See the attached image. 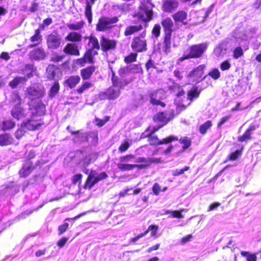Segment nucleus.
<instances>
[{
  "label": "nucleus",
  "instance_id": "nucleus-44",
  "mask_svg": "<svg viewBox=\"0 0 261 261\" xmlns=\"http://www.w3.org/2000/svg\"><path fill=\"white\" fill-rule=\"evenodd\" d=\"M84 81L82 85L75 90L76 92L79 94H82L84 91L93 86V84L91 82L87 81Z\"/></svg>",
  "mask_w": 261,
  "mask_h": 261
},
{
  "label": "nucleus",
  "instance_id": "nucleus-21",
  "mask_svg": "<svg viewBox=\"0 0 261 261\" xmlns=\"http://www.w3.org/2000/svg\"><path fill=\"white\" fill-rule=\"evenodd\" d=\"M63 51L66 55L74 56L80 55L79 45L75 43H67L63 47Z\"/></svg>",
  "mask_w": 261,
  "mask_h": 261
},
{
  "label": "nucleus",
  "instance_id": "nucleus-11",
  "mask_svg": "<svg viewBox=\"0 0 261 261\" xmlns=\"http://www.w3.org/2000/svg\"><path fill=\"white\" fill-rule=\"evenodd\" d=\"M30 110L34 115L43 116L46 113V105L40 99L30 100L28 102Z\"/></svg>",
  "mask_w": 261,
  "mask_h": 261
},
{
  "label": "nucleus",
  "instance_id": "nucleus-1",
  "mask_svg": "<svg viewBox=\"0 0 261 261\" xmlns=\"http://www.w3.org/2000/svg\"><path fill=\"white\" fill-rule=\"evenodd\" d=\"M139 11L132 15L134 19L132 21V24L125 28L124 31L125 36H131L141 31L144 28L146 27V24L153 19L152 10L148 9L145 5L142 4L139 7Z\"/></svg>",
  "mask_w": 261,
  "mask_h": 261
},
{
  "label": "nucleus",
  "instance_id": "nucleus-57",
  "mask_svg": "<svg viewBox=\"0 0 261 261\" xmlns=\"http://www.w3.org/2000/svg\"><path fill=\"white\" fill-rule=\"evenodd\" d=\"M135 157L134 154H127L124 155H122L119 157L120 163H126Z\"/></svg>",
  "mask_w": 261,
  "mask_h": 261
},
{
  "label": "nucleus",
  "instance_id": "nucleus-54",
  "mask_svg": "<svg viewBox=\"0 0 261 261\" xmlns=\"http://www.w3.org/2000/svg\"><path fill=\"white\" fill-rule=\"evenodd\" d=\"M207 75L211 76L214 80H217L220 77L221 73L218 68H215L210 71Z\"/></svg>",
  "mask_w": 261,
  "mask_h": 261
},
{
  "label": "nucleus",
  "instance_id": "nucleus-25",
  "mask_svg": "<svg viewBox=\"0 0 261 261\" xmlns=\"http://www.w3.org/2000/svg\"><path fill=\"white\" fill-rule=\"evenodd\" d=\"M111 69L112 72L111 81L112 86L117 87L121 90V89L128 84L129 81L119 77L116 75L115 71L112 70V68H111Z\"/></svg>",
  "mask_w": 261,
  "mask_h": 261
},
{
  "label": "nucleus",
  "instance_id": "nucleus-27",
  "mask_svg": "<svg viewBox=\"0 0 261 261\" xmlns=\"http://www.w3.org/2000/svg\"><path fill=\"white\" fill-rule=\"evenodd\" d=\"M257 127H258V126L253 124L250 125L242 135L238 137V141L240 142H247L252 139V132L255 130Z\"/></svg>",
  "mask_w": 261,
  "mask_h": 261
},
{
  "label": "nucleus",
  "instance_id": "nucleus-6",
  "mask_svg": "<svg viewBox=\"0 0 261 261\" xmlns=\"http://www.w3.org/2000/svg\"><path fill=\"white\" fill-rule=\"evenodd\" d=\"M141 138H147V142L150 146H159L162 144H167L170 143L173 141L178 140V137L170 135L162 139H160L158 135L154 134H146L142 133Z\"/></svg>",
  "mask_w": 261,
  "mask_h": 261
},
{
  "label": "nucleus",
  "instance_id": "nucleus-49",
  "mask_svg": "<svg viewBox=\"0 0 261 261\" xmlns=\"http://www.w3.org/2000/svg\"><path fill=\"white\" fill-rule=\"evenodd\" d=\"M118 168L121 171H130L136 167L135 164H129L126 163H118Z\"/></svg>",
  "mask_w": 261,
  "mask_h": 261
},
{
  "label": "nucleus",
  "instance_id": "nucleus-16",
  "mask_svg": "<svg viewBox=\"0 0 261 261\" xmlns=\"http://www.w3.org/2000/svg\"><path fill=\"white\" fill-rule=\"evenodd\" d=\"M172 18L175 24L177 29L179 28V24L187 25L188 13L183 10H178L172 15Z\"/></svg>",
  "mask_w": 261,
  "mask_h": 261
},
{
  "label": "nucleus",
  "instance_id": "nucleus-32",
  "mask_svg": "<svg viewBox=\"0 0 261 261\" xmlns=\"http://www.w3.org/2000/svg\"><path fill=\"white\" fill-rule=\"evenodd\" d=\"M22 99L19 93L16 92H12L8 100V105L10 108L19 106L21 105Z\"/></svg>",
  "mask_w": 261,
  "mask_h": 261
},
{
  "label": "nucleus",
  "instance_id": "nucleus-10",
  "mask_svg": "<svg viewBox=\"0 0 261 261\" xmlns=\"http://www.w3.org/2000/svg\"><path fill=\"white\" fill-rule=\"evenodd\" d=\"M205 67L206 66L205 64L198 65L189 72L187 75V77L192 83L197 84L201 82L206 76V75L203 76Z\"/></svg>",
  "mask_w": 261,
  "mask_h": 261
},
{
  "label": "nucleus",
  "instance_id": "nucleus-56",
  "mask_svg": "<svg viewBox=\"0 0 261 261\" xmlns=\"http://www.w3.org/2000/svg\"><path fill=\"white\" fill-rule=\"evenodd\" d=\"M145 66L147 71H149L150 69H155L156 68L155 62L151 58H150L147 61Z\"/></svg>",
  "mask_w": 261,
  "mask_h": 261
},
{
  "label": "nucleus",
  "instance_id": "nucleus-53",
  "mask_svg": "<svg viewBox=\"0 0 261 261\" xmlns=\"http://www.w3.org/2000/svg\"><path fill=\"white\" fill-rule=\"evenodd\" d=\"M163 127L160 124L156 126H148L144 130L143 133H146V134H154L155 132L158 131L159 129Z\"/></svg>",
  "mask_w": 261,
  "mask_h": 261
},
{
  "label": "nucleus",
  "instance_id": "nucleus-36",
  "mask_svg": "<svg viewBox=\"0 0 261 261\" xmlns=\"http://www.w3.org/2000/svg\"><path fill=\"white\" fill-rule=\"evenodd\" d=\"M96 175L97 172L95 170L90 171L84 185L83 188L84 189H91L96 184L94 180V175Z\"/></svg>",
  "mask_w": 261,
  "mask_h": 261
},
{
  "label": "nucleus",
  "instance_id": "nucleus-18",
  "mask_svg": "<svg viewBox=\"0 0 261 261\" xmlns=\"http://www.w3.org/2000/svg\"><path fill=\"white\" fill-rule=\"evenodd\" d=\"M179 5L177 0H164L162 6L163 12L171 13L175 11Z\"/></svg>",
  "mask_w": 261,
  "mask_h": 261
},
{
  "label": "nucleus",
  "instance_id": "nucleus-37",
  "mask_svg": "<svg viewBox=\"0 0 261 261\" xmlns=\"http://www.w3.org/2000/svg\"><path fill=\"white\" fill-rule=\"evenodd\" d=\"M65 40L70 43L79 42L82 41V36L79 32H70L65 37Z\"/></svg>",
  "mask_w": 261,
  "mask_h": 261
},
{
  "label": "nucleus",
  "instance_id": "nucleus-62",
  "mask_svg": "<svg viewBox=\"0 0 261 261\" xmlns=\"http://www.w3.org/2000/svg\"><path fill=\"white\" fill-rule=\"evenodd\" d=\"M158 229V226L154 224L149 225L148 228L145 231L147 234L149 231H151V236H154L156 234V232Z\"/></svg>",
  "mask_w": 261,
  "mask_h": 261
},
{
  "label": "nucleus",
  "instance_id": "nucleus-9",
  "mask_svg": "<svg viewBox=\"0 0 261 261\" xmlns=\"http://www.w3.org/2000/svg\"><path fill=\"white\" fill-rule=\"evenodd\" d=\"M45 93V89L43 86L34 85L27 88L25 94L30 100H33L41 99Z\"/></svg>",
  "mask_w": 261,
  "mask_h": 261
},
{
  "label": "nucleus",
  "instance_id": "nucleus-46",
  "mask_svg": "<svg viewBox=\"0 0 261 261\" xmlns=\"http://www.w3.org/2000/svg\"><path fill=\"white\" fill-rule=\"evenodd\" d=\"M60 85L58 81H55L51 87L49 92L48 96L50 98L54 97L58 93L60 90Z\"/></svg>",
  "mask_w": 261,
  "mask_h": 261
},
{
  "label": "nucleus",
  "instance_id": "nucleus-31",
  "mask_svg": "<svg viewBox=\"0 0 261 261\" xmlns=\"http://www.w3.org/2000/svg\"><path fill=\"white\" fill-rule=\"evenodd\" d=\"M15 144V140L12 135L9 133L0 134V146H5ZM17 144V143H15Z\"/></svg>",
  "mask_w": 261,
  "mask_h": 261
},
{
  "label": "nucleus",
  "instance_id": "nucleus-47",
  "mask_svg": "<svg viewBox=\"0 0 261 261\" xmlns=\"http://www.w3.org/2000/svg\"><path fill=\"white\" fill-rule=\"evenodd\" d=\"M139 53L133 51L124 58V62L126 64H129L136 62L137 59L138 54Z\"/></svg>",
  "mask_w": 261,
  "mask_h": 261
},
{
  "label": "nucleus",
  "instance_id": "nucleus-38",
  "mask_svg": "<svg viewBox=\"0 0 261 261\" xmlns=\"http://www.w3.org/2000/svg\"><path fill=\"white\" fill-rule=\"evenodd\" d=\"M244 149V146H241L239 149H236L234 151L230 152L226 157L224 163H226L228 161H233L238 159L241 155L243 150Z\"/></svg>",
  "mask_w": 261,
  "mask_h": 261
},
{
  "label": "nucleus",
  "instance_id": "nucleus-39",
  "mask_svg": "<svg viewBox=\"0 0 261 261\" xmlns=\"http://www.w3.org/2000/svg\"><path fill=\"white\" fill-rule=\"evenodd\" d=\"M201 89L198 86H194L187 92V99L191 102L194 98L199 97Z\"/></svg>",
  "mask_w": 261,
  "mask_h": 261
},
{
  "label": "nucleus",
  "instance_id": "nucleus-29",
  "mask_svg": "<svg viewBox=\"0 0 261 261\" xmlns=\"http://www.w3.org/2000/svg\"><path fill=\"white\" fill-rule=\"evenodd\" d=\"M172 118V117H167L165 112H159L153 115L152 120L154 122H160V124L164 126L167 124Z\"/></svg>",
  "mask_w": 261,
  "mask_h": 261
},
{
  "label": "nucleus",
  "instance_id": "nucleus-43",
  "mask_svg": "<svg viewBox=\"0 0 261 261\" xmlns=\"http://www.w3.org/2000/svg\"><path fill=\"white\" fill-rule=\"evenodd\" d=\"M65 57L66 55L64 53L62 54L61 53L54 51L50 57V61L54 63L62 62Z\"/></svg>",
  "mask_w": 261,
  "mask_h": 261
},
{
  "label": "nucleus",
  "instance_id": "nucleus-12",
  "mask_svg": "<svg viewBox=\"0 0 261 261\" xmlns=\"http://www.w3.org/2000/svg\"><path fill=\"white\" fill-rule=\"evenodd\" d=\"M118 41L113 39L101 35L100 37V49L105 53H107L111 50L116 48Z\"/></svg>",
  "mask_w": 261,
  "mask_h": 261
},
{
  "label": "nucleus",
  "instance_id": "nucleus-63",
  "mask_svg": "<svg viewBox=\"0 0 261 261\" xmlns=\"http://www.w3.org/2000/svg\"><path fill=\"white\" fill-rule=\"evenodd\" d=\"M82 177L83 175L81 173H77L74 175L71 179L72 184L76 185L79 182V185H80L81 184Z\"/></svg>",
  "mask_w": 261,
  "mask_h": 261
},
{
  "label": "nucleus",
  "instance_id": "nucleus-50",
  "mask_svg": "<svg viewBox=\"0 0 261 261\" xmlns=\"http://www.w3.org/2000/svg\"><path fill=\"white\" fill-rule=\"evenodd\" d=\"M241 254L246 257L247 261H257L256 253H250L248 251H241Z\"/></svg>",
  "mask_w": 261,
  "mask_h": 261
},
{
  "label": "nucleus",
  "instance_id": "nucleus-14",
  "mask_svg": "<svg viewBox=\"0 0 261 261\" xmlns=\"http://www.w3.org/2000/svg\"><path fill=\"white\" fill-rule=\"evenodd\" d=\"M163 95L164 90L161 88L150 92L149 93L150 103L153 106H161L162 107H165L166 104L161 100L163 99Z\"/></svg>",
  "mask_w": 261,
  "mask_h": 261
},
{
  "label": "nucleus",
  "instance_id": "nucleus-30",
  "mask_svg": "<svg viewBox=\"0 0 261 261\" xmlns=\"http://www.w3.org/2000/svg\"><path fill=\"white\" fill-rule=\"evenodd\" d=\"M37 71V68L33 64H27L23 68L20 70L19 73L25 75L27 80L32 77Z\"/></svg>",
  "mask_w": 261,
  "mask_h": 261
},
{
  "label": "nucleus",
  "instance_id": "nucleus-15",
  "mask_svg": "<svg viewBox=\"0 0 261 261\" xmlns=\"http://www.w3.org/2000/svg\"><path fill=\"white\" fill-rule=\"evenodd\" d=\"M120 94V89H115V87L110 86L106 91H102L98 94V97L100 100L109 99L114 100L119 97Z\"/></svg>",
  "mask_w": 261,
  "mask_h": 261
},
{
  "label": "nucleus",
  "instance_id": "nucleus-4",
  "mask_svg": "<svg viewBox=\"0 0 261 261\" xmlns=\"http://www.w3.org/2000/svg\"><path fill=\"white\" fill-rule=\"evenodd\" d=\"M207 48V44L206 43L192 44L189 46L187 52L183 54L178 59V61L182 62L186 60L200 58L205 53Z\"/></svg>",
  "mask_w": 261,
  "mask_h": 261
},
{
  "label": "nucleus",
  "instance_id": "nucleus-26",
  "mask_svg": "<svg viewBox=\"0 0 261 261\" xmlns=\"http://www.w3.org/2000/svg\"><path fill=\"white\" fill-rule=\"evenodd\" d=\"M42 124L43 123L33 119H28L21 123V126L25 127L28 130L38 129Z\"/></svg>",
  "mask_w": 261,
  "mask_h": 261
},
{
  "label": "nucleus",
  "instance_id": "nucleus-33",
  "mask_svg": "<svg viewBox=\"0 0 261 261\" xmlns=\"http://www.w3.org/2000/svg\"><path fill=\"white\" fill-rule=\"evenodd\" d=\"M182 145L181 149L179 150L176 154L178 155L183 153L186 149L189 148L192 145V139L187 136L181 137L178 140Z\"/></svg>",
  "mask_w": 261,
  "mask_h": 261
},
{
  "label": "nucleus",
  "instance_id": "nucleus-22",
  "mask_svg": "<svg viewBox=\"0 0 261 261\" xmlns=\"http://www.w3.org/2000/svg\"><path fill=\"white\" fill-rule=\"evenodd\" d=\"M170 80L172 81V84L168 86V89L170 94L174 95L177 97H180L184 95L185 92L182 86L175 83L171 79H170Z\"/></svg>",
  "mask_w": 261,
  "mask_h": 261
},
{
  "label": "nucleus",
  "instance_id": "nucleus-19",
  "mask_svg": "<svg viewBox=\"0 0 261 261\" xmlns=\"http://www.w3.org/2000/svg\"><path fill=\"white\" fill-rule=\"evenodd\" d=\"M47 53L42 47L35 48L29 52V57L31 60L40 61L45 59Z\"/></svg>",
  "mask_w": 261,
  "mask_h": 261
},
{
  "label": "nucleus",
  "instance_id": "nucleus-17",
  "mask_svg": "<svg viewBox=\"0 0 261 261\" xmlns=\"http://www.w3.org/2000/svg\"><path fill=\"white\" fill-rule=\"evenodd\" d=\"M136 162L140 164H135L136 167L139 169H145L152 163L158 164L161 162V158L139 157Z\"/></svg>",
  "mask_w": 261,
  "mask_h": 261
},
{
  "label": "nucleus",
  "instance_id": "nucleus-23",
  "mask_svg": "<svg viewBox=\"0 0 261 261\" xmlns=\"http://www.w3.org/2000/svg\"><path fill=\"white\" fill-rule=\"evenodd\" d=\"M97 67L94 65L87 66L80 70V75L83 81L90 80L95 72Z\"/></svg>",
  "mask_w": 261,
  "mask_h": 261
},
{
  "label": "nucleus",
  "instance_id": "nucleus-60",
  "mask_svg": "<svg viewBox=\"0 0 261 261\" xmlns=\"http://www.w3.org/2000/svg\"><path fill=\"white\" fill-rule=\"evenodd\" d=\"M190 169V167L186 166L183 168L180 169H176L172 172V175L174 176H179L183 174L185 171H187Z\"/></svg>",
  "mask_w": 261,
  "mask_h": 261
},
{
  "label": "nucleus",
  "instance_id": "nucleus-2",
  "mask_svg": "<svg viewBox=\"0 0 261 261\" xmlns=\"http://www.w3.org/2000/svg\"><path fill=\"white\" fill-rule=\"evenodd\" d=\"M84 38L88 40V47L86 49L83 57L75 60V63L81 67L84 66L87 63L93 64L94 62V57L98 55L97 50L100 49V42L93 34L85 36Z\"/></svg>",
  "mask_w": 261,
  "mask_h": 261
},
{
  "label": "nucleus",
  "instance_id": "nucleus-58",
  "mask_svg": "<svg viewBox=\"0 0 261 261\" xmlns=\"http://www.w3.org/2000/svg\"><path fill=\"white\" fill-rule=\"evenodd\" d=\"M244 54L243 50L241 47L238 46L236 47L233 51V57L234 59H238L242 56Z\"/></svg>",
  "mask_w": 261,
  "mask_h": 261
},
{
  "label": "nucleus",
  "instance_id": "nucleus-41",
  "mask_svg": "<svg viewBox=\"0 0 261 261\" xmlns=\"http://www.w3.org/2000/svg\"><path fill=\"white\" fill-rule=\"evenodd\" d=\"M57 69V67L53 64L49 65L47 67L46 69V76L48 80H52L54 79L56 74V71Z\"/></svg>",
  "mask_w": 261,
  "mask_h": 261
},
{
  "label": "nucleus",
  "instance_id": "nucleus-55",
  "mask_svg": "<svg viewBox=\"0 0 261 261\" xmlns=\"http://www.w3.org/2000/svg\"><path fill=\"white\" fill-rule=\"evenodd\" d=\"M24 128L25 127H22L20 125V127L16 129L14 133L16 139L19 140L25 135L26 131Z\"/></svg>",
  "mask_w": 261,
  "mask_h": 261
},
{
  "label": "nucleus",
  "instance_id": "nucleus-7",
  "mask_svg": "<svg viewBox=\"0 0 261 261\" xmlns=\"http://www.w3.org/2000/svg\"><path fill=\"white\" fill-rule=\"evenodd\" d=\"M119 20L118 16L109 17L105 16H101L96 24V30L99 32H106L110 31L115 26L114 24Z\"/></svg>",
  "mask_w": 261,
  "mask_h": 261
},
{
  "label": "nucleus",
  "instance_id": "nucleus-8",
  "mask_svg": "<svg viewBox=\"0 0 261 261\" xmlns=\"http://www.w3.org/2000/svg\"><path fill=\"white\" fill-rule=\"evenodd\" d=\"M44 164V162L40 160L37 161L35 165L31 160H24L21 168L18 171L19 177L25 178L29 176L32 173L35 167L41 166Z\"/></svg>",
  "mask_w": 261,
  "mask_h": 261
},
{
  "label": "nucleus",
  "instance_id": "nucleus-24",
  "mask_svg": "<svg viewBox=\"0 0 261 261\" xmlns=\"http://www.w3.org/2000/svg\"><path fill=\"white\" fill-rule=\"evenodd\" d=\"M10 114L12 117L17 120H19L27 116L25 109L21 105L11 108Z\"/></svg>",
  "mask_w": 261,
  "mask_h": 261
},
{
  "label": "nucleus",
  "instance_id": "nucleus-13",
  "mask_svg": "<svg viewBox=\"0 0 261 261\" xmlns=\"http://www.w3.org/2000/svg\"><path fill=\"white\" fill-rule=\"evenodd\" d=\"M62 38L57 32L54 31L46 37V45L49 49H57L61 46Z\"/></svg>",
  "mask_w": 261,
  "mask_h": 261
},
{
  "label": "nucleus",
  "instance_id": "nucleus-48",
  "mask_svg": "<svg viewBox=\"0 0 261 261\" xmlns=\"http://www.w3.org/2000/svg\"><path fill=\"white\" fill-rule=\"evenodd\" d=\"M85 21L82 20L76 23H67V28L70 30H79L84 27Z\"/></svg>",
  "mask_w": 261,
  "mask_h": 261
},
{
  "label": "nucleus",
  "instance_id": "nucleus-5",
  "mask_svg": "<svg viewBox=\"0 0 261 261\" xmlns=\"http://www.w3.org/2000/svg\"><path fill=\"white\" fill-rule=\"evenodd\" d=\"M130 47L133 51L139 53L145 52L147 50V39L146 31H144L133 37L130 43Z\"/></svg>",
  "mask_w": 261,
  "mask_h": 261
},
{
  "label": "nucleus",
  "instance_id": "nucleus-28",
  "mask_svg": "<svg viewBox=\"0 0 261 261\" xmlns=\"http://www.w3.org/2000/svg\"><path fill=\"white\" fill-rule=\"evenodd\" d=\"M96 1V0H85L84 14L89 24H91L92 22V5L95 3Z\"/></svg>",
  "mask_w": 261,
  "mask_h": 261
},
{
  "label": "nucleus",
  "instance_id": "nucleus-64",
  "mask_svg": "<svg viewBox=\"0 0 261 261\" xmlns=\"http://www.w3.org/2000/svg\"><path fill=\"white\" fill-rule=\"evenodd\" d=\"M69 224L68 223H64L58 227V234L61 235L64 233L68 228Z\"/></svg>",
  "mask_w": 261,
  "mask_h": 261
},
{
  "label": "nucleus",
  "instance_id": "nucleus-40",
  "mask_svg": "<svg viewBox=\"0 0 261 261\" xmlns=\"http://www.w3.org/2000/svg\"><path fill=\"white\" fill-rule=\"evenodd\" d=\"M27 81L25 76H15L9 83V85L12 89L16 88L20 83H25Z\"/></svg>",
  "mask_w": 261,
  "mask_h": 261
},
{
  "label": "nucleus",
  "instance_id": "nucleus-34",
  "mask_svg": "<svg viewBox=\"0 0 261 261\" xmlns=\"http://www.w3.org/2000/svg\"><path fill=\"white\" fill-rule=\"evenodd\" d=\"M98 157V153L96 152H90L88 154L83 156L81 162L82 163L83 166H88L92 162L95 161Z\"/></svg>",
  "mask_w": 261,
  "mask_h": 261
},
{
  "label": "nucleus",
  "instance_id": "nucleus-35",
  "mask_svg": "<svg viewBox=\"0 0 261 261\" xmlns=\"http://www.w3.org/2000/svg\"><path fill=\"white\" fill-rule=\"evenodd\" d=\"M81 77L78 75H73L67 77L64 82V84L70 89L74 88L80 83Z\"/></svg>",
  "mask_w": 261,
  "mask_h": 261
},
{
  "label": "nucleus",
  "instance_id": "nucleus-61",
  "mask_svg": "<svg viewBox=\"0 0 261 261\" xmlns=\"http://www.w3.org/2000/svg\"><path fill=\"white\" fill-rule=\"evenodd\" d=\"M130 70L136 73L142 74L143 70L142 67L140 64H135L132 65Z\"/></svg>",
  "mask_w": 261,
  "mask_h": 261
},
{
  "label": "nucleus",
  "instance_id": "nucleus-20",
  "mask_svg": "<svg viewBox=\"0 0 261 261\" xmlns=\"http://www.w3.org/2000/svg\"><path fill=\"white\" fill-rule=\"evenodd\" d=\"M43 30H44L43 24H40L39 28L35 30L34 34L30 38V41L33 43L29 45V47H34L42 43L43 38L41 31Z\"/></svg>",
  "mask_w": 261,
  "mask_h": 261
},
{
  "label": "nucleus",
  "instance_id": "nucleus-45",
  "mask_svg": "<svg viewBox=\"0 0 261 261\" xmlns=\"http://www.w3.org/2000/svg\"><path fill=\"white\" fill-rule=\"evenodd\" d=\"M212 126V121L210 120H207L199 126L198 128L199 133L202 135H205Z\"/></svg>",
  "mask_w": 261,
  "mask_h": 261
},
{
  "label": "nucleus",
  "instance_id": "nucleus-51",
  "mask_svg": "<svg viewBox=\"0 0 261 261\" xmlns=\"http://www.w3.org/2000/svg\"><path fill=\"white\" fill-rule=\"evenodd\" d=\"M130 145L131 142L128 140H123L118 147L119 151L121 153L125 152L130 147Z\"/></svg>",
  "mask_w": 261,
  "mask_h": 261
},
{
  "label": "nucleus",
  "instance_id": "nucleus-52",
  "mask_svg": "<svg viewBox=\"0 0 261 261\" xmlns=\"http://www.w3.org/2000/svg\"><path fill=\"white\" fill-rule=\"evenodd\" d=\"M161 32V27L159 23H155L151 29V34L155 38L160 36Z\"/></svg>",
  "mask_w": 261,
  "mask_h": 261
},
{
  "label": "nucleus",
  "instance_id": "nucleus-59",
  "mask_svg": "<svg viewBox=\"0 0 261 261\" xmlns=\"http://www.w3.org/2000/svg\"><path fill=\"white\" fill-rule=\"evenodd\" d=\"M110 120V116H105L103 119H100L98 118H96L95 119V121L96 122V124L98 127H101L105 125V124L109 121Z\"/></svg>",
  "mask_w": 261,
  "mask_h": 261
},
{
  "label": "nucleus",
  "instance_id": "nucleus-42",
  "mask_svg": "<svg viewBox=\"0 0 261 261\" xmlns=\"http://www.w3.org/2000/svg\"><path fill=\"white\" fill-rule=\"evenodd\" d=\"M15 126V122L12 119L4 120L2 123L1 129L4 130H10Z\"/></svg>",
  "mask_w": 261,
  "mask_h": 261
},
{
  "label": "nucleus",
  "instance_id": "nucleus-3",
  "mask_svg": "<svg viewBox=\"0 0 261 261\" xmlns=\"http://www.w3.org/2000/svg\"><path fill=\"white\" fill-rule=\"evenodd\" d=\"M164 35L162 46V51L167 55L171 51L172 43V34L175 29L173 28L174 22L169 17L163 18L161 21Z\"/></svg>",
  "mask_w": 261,
  "mask_h": 261
}]
</instances>
